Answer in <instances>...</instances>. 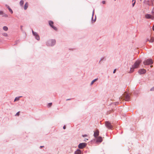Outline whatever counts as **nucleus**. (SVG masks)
Listing matches in <instances>:
<instances>
[{"mask_svg": "<svg viewBox=\"0 0 154 154\" xmlns=\"http://www.w3.org/2000/svg\"><path fill=\"white\" fill-rule=\"evenodd\" d=\"M141 62V60H138L136 61L132 65L131 68L130 72H132L134 71V69L138 68Z\"/></svg>", "mask_w": 154, "mask_h": 154, "instance_id": "1", "label": "nucleus"}, {"mask_svg": "<svg viewBox=\"0 0 154 154\" xmlns=\"http://www.w3.org/2000/svg\"><path fill=\"white\" fill-rule=\"evenodd\" d=\"M153 61L151 59H148L143 62V63L144 65H149L152 64L153 63Z\"/></svg>", "mask_w": 154, "mask_h": 154, "instance_id": "2", "label": "nucleus"}, {"mask_svg": "<svg viewBox=\"0 0 154 154\" xmlns=\"http://www.w3.org/2000/svg\"><path fill=\"white\" fill-rule=\"evenodd\" d=\"M56 43V41L54 40H51L48 41L47 42V45L49 46L54 45Z\"/></svg>", "mask_w": 154, "mask_h": 154, "instance_id": "3", "label": "nucleus"}, {"mask_svg": "<svg viewBox=\"0 0 154 154\" xmlns=\"http://www.w3.org/2000/svg\"><path fill=\"white\" fill-rule=\"evenodd\" d=\"M87 145L86 143H80L78 145V147L79 149H82L84 148Z\"/></svg>", "mask_w": 154, "mask_h": 154, "instance_id": "4", "label": "nucleus"}, {"mask_svg": "<svg viewBox=\"0 0 154 154\" xmlns=\"http://www.w3.org/2000/svg\"><path fill=\"white\" fill-rule=\"evenodd\" d=\"M145 17L147 19H150L152 20L154 19V16L150 14H146L145 15Z\"/></svg>", "mask_w": 154, "mask_h": 154, "instance_id": "5", "label": "nucleus"}, {"mask_svg": "<svg viewBox=\"0 0 154 154\" xmlns=\"http://www.w3.org/2000/svg\"><path fill=\"white\" fill-rule=\"evenodd\" d=\"M54 23L52 21H49V24L50 26L52 27L54 30H57V27L53 26Z\"/></svg>", "mask_w": 154, "mask_h": 154, "instance_id": "6", "label": "nucleus"}, {"mask_svg": "<svg viewBox=\"0 0 154 154\" xmlns=\"http://www.w3.org/2000/svg\"><path fill=\"white\" fill-rule=\"evenodd\" d=\"M146 72V70L144 69H139L138 71V73L140 75L145 74Z\"/></svg>", "mask_w": 154, "mask_h": 154, "instance_id": "7", "label": "nucleus"}, {"mask_svg": "<svg viewBox=\"0 0 154 154\" xmlns=\"http://www.w3.org/2000/svg\"><path fill=\"white\" fill-rule=\"evenodd\" d=\"M105 125L106 127L109 129H111L112 128V126L111 124L108 122H105Z\"/></svg>", "mask_w": 154, "mask_h": 154, "instance_id": "8", "label": "nucleus"}, {"mask_svg": "<svg viewBox=\"0 0 154 154\" xmlns=\"http://www.w3.org/2000/svg\"><path fill=\"white\" fill-rule=\"evenodd\" d=\"M154 41V38L153 37H150V39L148 38L147 39L146 41H149V42H153Z\"/></svg>", "mask_w": 154, "mask_h": 154, "instance_id": "9", "label": "nucleus"}, {"mask_svg": "<svg viewBox=\"0 0 154 154\" xmlns=\"http://www.w3.org/2000/svg\"><path fill=\"white\" fill-rule=\"evenodd\" d=\"M99 135V131L98 130H96L94 132V136L95 137H96L98 136Z\"/></svg>", "mask_w": 154, "mask_h": 154, "instance_id": "10", "label": "nucleus"}, {"mask_svg": "<svg viewBox=\"0 0 154 154\" xmlns=\"http://www.w3.org/2000/svg\"><path fill=\"white\" fill-rule=\"evenodd\" d=\"M102 141V138L101 137H98L97 138V142H101Z\"/></svg>", "mask_w": 154, "mask_h": 154, "instance_id": "11", "label": "nucleus"}, {"mask_svg": "<svg viewBox=\"0 0 154 154\" xmlns=\"http://www.w3.org/2000/svg\"><path fill=\"white\" fill-rule=\"evenodd\" d=\"M81 151L79 149H77L75 152V154H81Z\"/></svg>", "mask_w": 154, "mask_h": 154, "instance_id": "12", "label": "nucleus"}, {"mask_svg": "<svg viewBox=\"0 0 154 154\" xmlns=\"http://www.w3.org/2000/svg\"><path fill=\"white\" fill-rule=\"evenodd\" d=\"M28 2H26L25 5H24V10H26L27 8H28Z\"/></svg>", "mask_w": 154, "mask_h": 154, "instance_id": "13", "label": "nucleus"}, {"mask_svg": "<svg viewBox=\"0 0 154 154\" xmlns=\"http://www.w3.org/2000/svg\"><path fill=\"white\" fill-rule=\"evenodd\" d=\"M126 97L125 99V100L128 101L129 99V96L128 95H127L126 96Z\"/></svg>", "mask_w": 154, "mask_h": 154, "instance_id": "14", "label": "nucleus"}, {"mask_svg": "<svg viewBox=\"0 0 154 154\" xmlns=\"http://www.w3.org/2000/svg\"><path fill=\"white\" fill-rule=\"evenodd\" d=\"M24 1L23 0H22L20 1V4L21 6H23V4H24Z\"/></svg>", "mask_w": 154, "mask_h": 154, "instance_id": "15", "label": "nucleus"}, {"mask_svg": "<svg viewBox=\"0 0 154 154\" xmlns=\"http://www.w3.org/2000/svg\"><path fill=\"white\" fill-rule=\"evenodd\" d=\"M32 32L33 35L35 36L38 35L36 32H34L33 30H32Z\"/></svg>", "mask_w": 154, "mask_h": 154, "instance_id": "16", "label": "nucleus"}, {"mask_svg": "<svg viewBox=\"0 0 154 154\" xmlns=\"http://www.w3.org/2000/svg\"><path fill=\"white\" fill-rule=\"evenodd\" d=\"M3 29L5 31H7L8 30V28L6 26H4L3 27Z\"/></svg>", "mask_w": 154, "mask_h": 154, "instance_id": "17", "label": "nucleus"}, {"mask_svg": "<svg viewBox=\"0 0 154 154\" xmlns=\"http://www.w3.org/2000/svg\"><path fill=\"white\" fill-rule=\"evenodd\" d=\"M97 80V79H95L93 80L91 83V85H92L93 84V83Z\"/></svg>", "mask_w": 154, "mask_h": 154, "instance_id": "18", "label": "nucleus"}, {"mask_svg": "<svg viewBox=\"0 0 154 154\" xmlns=\"http://www.w3.org/2000/svg\"><path fill=\"white\" fill-rule=\"evenodd\" d=\"M35 37L36 39L38 40H39L40 39V37L39 35H38L35 36Z\"/></svg>", "mask_w": 154, "mask_h": 154, "instance_id": "19", "label": "nucleus"}, {"mask_svg": "<svg viewBox=\"0 0 154 154\" xmlns=\"http://www.w3.org/2000/svg\"><path fill=\"white\" fill-rule=\"evenodd\" d=\"M8 8L9 9V11L11 13V14H12L13 12V11H12V10L8 6Z\"/></svg>", "mask_w": 154, "mask_h": 154, "instance_id": "20", "label": "nucleus"}, {"mask_svg": "<svg viewBox=\"0 0 154 154\" xmlns=\"http://www.w3.org/2000/svg\"><path fill=\"white\" fill-rule=\"evenodd\" d=\"M20 97H16V98H15V99L14 100V101H16L18 100H19V98H20Z\"/></svg>", "mask_w": 154, "mask_h": 154, "instance_id": "21", "label": "nucleus"}, {"mask_svg": "<svg viewBox=\"0 0 154 154\" xmlns=\"http://www.w3.org/2000/svg\"><path fill=\"white\" fill-rule=\"evenodd\" d=\"M151 13L152 15L154 16V8H153L152 11Z\"/></svg>", "mask_w": 154, "mask_h": 154, "instance_id": "22", "label": "nucleus"}, {"mask_svg": "<svg viewBox=\"0 0 154 154\" xmlns=\"http://www.w3.org/2000/svg\"><path fill=\"white\" fill-rule=\"evenodd\" d=\"M132 2H133V3L132 4V6L133 7H134V5L135 3V0H133L132 1Z\"/></svg>", "mask_w": 154, "mask_h": 154, "instance_id": "23", "label": "nucleus"}, {"mask_svg": "<svg viewBox=\"0 0 154 154\" xmlns=\"http://www.w3.org/2000/svg\"><path fill=\"white\" fill-rule=\"evenodd\" d=\"M52 105V103H48V106L50 107H51V105Z\"/></svg>", "mask_w": 154, "mask_h": 154, "instance_id": "24", "label": "nucleus"}, {"mask_svg": "<svg viewBox=\"0 0 154 154\" xmlns=\"http://www.w3.org/2000/svg\"><path fill=\"white\" fill-rule=\"evenodd\" d=\"M3 36H5L7 37L8 36V34L6 33H4L3 34Z\"/></svg>", "mask_w": 154, "mask_h": 154, "instance_id": "25", "label": "nucleus"}, {"mask_svg": "<svg viewBox=\"0 0 154 154\" xmlns=\"http://www.w3.org/2000/svg\"><path fill=\"white\" fill-rule=\"evenodd\" d=\"M3 14H4V13H3V12L2 11H0V15H2Z\"/></svg>", "mask_w": 154, "mask_h": 154, "instance_id": "26", "label": "nucleus"}, {"mask_svg": "<svg viewBox=\"0 0 154 154\" xmlns=\"http://www.w3.org/2000/svg\"><path fill=\"white\" fill-rule=\"evenodd\" d=\"M20 114V112H18L16 114L15 116H19V115Z\"/></svg>", "mask_w": 154, "mask_h": 154, "instance_id": "27", "label": "nucleus"}, {"mask_svg": "<svg viewBox=\"0 0 154 154\" xmlns=\"http://www.w3.org/2000/svg\"><path fill=\"white\" fill-rule=\"evenodd\" d=\"M4 16H5V17H8V15H7L6 14H5L4 15Z\"/></svg>", "mask_w": 154, "mask_h": 154, "instance_id": "28", "label": "nucleus"}, {"mask_svg": "<svg viewBox=\"0 0 154 154\" xmlns=\"http://www.w3.org/2000/svg\"><path fill=\"white\" fill-rule=\"evenodd\" d=\"M116 69H115L114 70V71H113V73H115L116 72Z\"/></svg>", "mask_w": 154, "mask_h": 154, "instance_id": "29", "label": "nucleus"}, {"mask_svg": "<svg viewBox=\"0 0 154 154\" xmlns=\"http://www.w3.org/2000/svg\"><path fill=\"white\" fill-rule=\"evenodd\" d=\"M66 128V126L65 125H64L63 127V128L64 129H65Z\"/></svg>", "mask_w": 154, "mask_h": 154, "instance_id": "30", "label": "nucleus"}, {"mask_svg": "<svg viewBox=\"0 0 154 154\" xmlns=\"http://www.w3.org/2000/svg\"><path fill=\"white\" fill-rule=\"evenodd\" d=\"M102 3L103 4H104L105 3V1H103L102 2Z\"/></svg>", "mask_w": 154, "mask_h": 154, "instance_id": "31", "label": "nucleus"}, {"mask_svg": "<svg viewBox=\"0 0 154 154\" xmlns=\"http://www.w3.org/2000/svg\"><path fill=\"white\" fill-rule=\"evenodd\" d=\"M150 91H154V89H153V88H152L150 89Z\"/></svg>", "mask_w": 154, "mask_h": 154, "instance_id": "32", "label": "nucleus"}, {"mask_svg": "<svg viewBox=\"0 0 154 154\" xmlns=\"http://www.w3.org/2000/svg\"><path fill=\"white\" fill-rule=\"evenodd\" d=\"M152 30L154 31V24L152 27Z\"/></svg>", "mask_w": 154, "mask_h": 154, "instance_id": "33", "label": "nucleus"}, {"mask_svg": "<svg viewBox=\"0 0 154 154\" xmlns=\"http://www.w3.org/2000/svg\"><path fill=\"white\" fill-rule=\"evenodd\" d=\"M152 66H152V65H151V66H150V67H152Z\"/></svg>", "mask_w": 154, "mask_h": 154, "instance_id": "34", "label": "nucleus"}, {"mask_svg": "<svg viewBox=\"0 0 154 154\" xmlns=\"http://www.w3.org/2000/svg\"><path fill=\"white\" fill-rule=\"evenodd\" d=\"M43 147V146H41V147Z\"/></svg>", "mask_w": 154, "mask_h": 154, "instance_id": "35", "label": "nucleus"}, {"mask_svg": "<svg viewBox=\"0 0 154 154\" xmlns=\"http://www.w3.org/2000/svg\"><path fill=\"white\" fill-rule=\"evenodd\" d=\"M152 88H153V89H154V87H153Z\"/></svg>", "mask_w": 154, "mask_h": 154, "instance_id": "36", "label": "nucleus"}, {"mask_svg": "<svg viewBox=\"0 0 154 154\" xmlns=\"http://www.w3.org/2000/svg\"><path fill=\"white\" fill-rule=\"evenodd\" d=\"M115 1H116V0H114Z\"/></svg>", "mask_w": 154, "mask_h": 154, "instance_id": "37", "label": "nucleus"}, {"mask_svg": "<svg viewBox=\"0 0 154 154\" xmlns=\"http://www.w3.org/2000/svg\"><path fill=\"white\" fill-rule=\"evenodd\" d=\"M154 1V0H153Z\"/></svg>", "mask_w": 154, "mask_h": 154, "instance_id": "38", "label": "nucleus"}]
</instances>
